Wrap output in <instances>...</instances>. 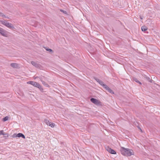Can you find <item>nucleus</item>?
<instances>
[{
  "mask_svg": "<svg viewBox=\"0 0 160 160\" xmlns=\"http://www.w3.org/2000/svg\"><path fill=\"white\" fill-rule=\"evenodd\" d=\"M107 91L109 92H110L112 94L114 93V92H113V91L111 89H110L109 88L108 89V90H107Z\"/></svg>",
  "mask_w": 160,
  "mask_h": 160,
  "instance_id": "16",
  "label": "nucleus"
},
{
  "mask_svg": "<svg viewBox=\"0 0 160 160\" xmlns=\"http://www.w3.org/2000/svg\"><path fill=\"white\" fill-rule=\"evenodd\" d=\"M8 116H6L5 118H3L2 119V121L3 122H5L8 120Z\"/></svg>",
  "mask_w": 160,
  "mask_h": 160,
  "instance_id": "15",
  "label": "nucleus"
},
{
  "mask_svg": "<svg viewBox=\"0 0 160 160\" xmlns=\"http://www.w3.org/2000/svg\"><path fill=\"white\" fill-rule=\"evenodd\" d=\"M49 126L52 128H53L55 126V124L52 122H51L50 124H49Z\"/></svg>",
  "mask_w": 160,
  "mask_h": 160,
  "instance_id": "21",
  "label": "nucleus"
},
{
  "mask_svg": "<svg viewBox=\"0 0 160 160\" xmlns=\"http://www.w3.org/2000/svg\"><path fill=\"white\" fill-rule=\"evenodd\" d=\"M140 17L141 19H143V18L142 16H140Z\"/></svg>",
  "mask_w": 160,
  "mask_h": 160,
  "instance_id": "27",
  "label": "nucleus"
},
{
  "mask_svg": "<svg viewBox=\"0 0 160 160\" xmlns=\"http://www.w3.org/2000/svg\"><path fill=\"white\" fill-rule=\"evenodd\" d=\"M120 152L122 155L126 156H130L133 155L134 153L132 150L123 147L121 148Z\"/></svg>",
  "mask_w": 160,
  "mask_h": 160,
  "instance_id": "1",
  "label": "nucleus"
},
{
  "mask_svg": "<svg viewBox=\"0 0 160 160\" xmlns=\"http://www.w3.org/2000/svg\"><path fill=\"white\" fill-rule=\"evenodd\" d=\"M99 84H100L103 87V85H105V84H104V83L102 81H101L100 80L99 82Z\"/></svg>",
  "mask_w": 160,
  "mask_h": 160,
  "instance_id": "20",
  "label": "nucleus"
},
{
  "mask_svg": "<svg viewBox=\"0 0 160 160\" xmlns=\"http://www.w3.org/2000/svg\"><path fill=\"white\" fill-rule=\"evenodd\" d=\"M52 122H49V123L47 124L48 125H49V124H50Z\"/></svg>",
  "mask_w": 160,
  "mask_h": 160,
  "instance_id": "26",
  "label": "nucleus"
},
{
  "mask_svg": "<svg viewBox=\"0 0 160 160\" xmlns=\"http://www.w3.org/2000/svg\"><path fill=\"white\" fill-rule=\"evenodd\" d=\"M90 101L96 105H101L100 101L95 98H92L90 99Z\"/></svg>",
  "mask_w": 160,
  "mask_h": 160,
  "instance_id": "4",
  "label": "nucleus"
},
{
  "mask_svg": "<svg viewBox=\"0 0 160 160\" xmlns=\"http://www.w3.org/2000/svg\"><path fill=\"white\" fill-rule=\"evenodd\" d=\"M49 121L47 119H45L44 121V122L47 125L49 123Z\"/></svg>",
  "mask_w": 160,
  "mask_h": 160,
  "instance_id": "18",
  "label": "nucleus"
},
{
  "mask_svg": "<svg viewBox=\"0 0 160 160\" xmlns=\"http://www.w3.org/2000/svg\"><path fill=\"white\" fill-rule=\"evenodd\" d=\"M27 83L28 84H30V81H28V82H27Z\"/></svg>",
  "mask_w": 160,
  "mask_h": 160,
  "instance_id": "28",
  "label": "nucleus"
},
{
  "mask_svg": "<svg viewBox=\"0 0 160 160\" xmlns=\"http://www.w3.org/2000/svg\"><path fill=\"white\" fill-rule=\"evenodd\" d=\"M148 28L145 26H143L142 27L141 30L142 31H145L147 30Z\"/></svg>",
  "mask_w": 160,
  "mask_h": 160,
  "instance_id": "11",
  "label": "nucleus"
},
{
  "mask_svg": "<svg viewBox=\"0 0 160 160\" xmlns=\"http://www.w3.org/2000/svg\"><path fill=\"white\" fill-rule=\"evenodd\" d=\"M107 150L109 153L112 154H116V152L114 150L112 149L111 148L108 147L106 148Z\"/></svg>",
  "mask_w": 160,
  "mask_h": 160,
  "instance_id": "7",
  "label": "nucleus"
},
{
  "mask_svg": "<svg viewBox=\"0 0 160 160\" xmlns=\"http://www.w3.org/2000/svg\"><path fill=\"white\" fill-rule=\"evenodd\" d=\"M0 22L2 24L8 28H11L12 29L14 28V27L11 23L8 22L6 21H0Z\"/></svg>",
  "mask_w": 160,
  "mask_h": 160,
  "instance_id": "2",
  "label": "nucleus"
},
{
  "mask_svg": "<svg viewBox=\"0 0 160 160\" xmlns=\"http://www.w3.org/2000/svg\"><path fill=\"white\" fill-rule=\"evenodd\" d=\"M31 63L32 65L37 68H40L42 67L41 65L39 64L37 62L32 61L31 62Z\"/></svg>",
  "mask_w": 160,
  "mask_h": 160,
  "instance_id": "6",
  "label": "nucleus"
},
{
  "mask_svg": "<svg viewBox=\"0 0 160 160\" xmlns=\"http://www.w3.org/2000/svg\"><path fill=\"white\" fill-rule=\"evenodd\" d=\"M10 66L13 68H17L18 67V65L16 63H11Z\"/></svg>",
  "mask_w": 160,
  "mask_h": 160,
  "instance_id": "12",
  "label": "nucleus"
},
{
  "mask_svg": "<svg viewBox=\"0 0 160 160\" xmlns=\"http://www.w3.org/2000/svg\"><path fill=\"white\" fill-rule=\"evenodd\" d=\"M17 137H22L23 138H25L24 135L22 133H18V134H17Z\"/></svg>",
  "mask_w": 160,
  "mask_h": 160,
  "instance_id": "10",
  "label": "nucleus"
},
{
  "mask_svg": "<svg viewBox=\"0 0 160 160\" xmlns=\"http://www.w3.org/2000/svg\"><path fill=\"white\" fill-rule=\"evenodd\" d=\"M0 33L3 36L7 37L8 36L7 32L0 27Z\"/></svg>",
  "mask_w": 160,
  "mask_h": 160,
  "instance_id": "5",
  "label": "nucleus"
},
{
  "mask_svg": "<svg viewBox=\"0 0 160 160\" xmlns=\"http://www.w3.org/2000/svg\"><path fill=\"white\" fill-rule=\"evenodd\" d=\"M94 78L98 83L100 81V80H99V79L97 78Z\"/></svg>",
  "mask_w": 160,
  "mask_h": 160,
  "instance_id": "24",
  "label": "nucleus"
},
{
  "mask_svg": "<svg viewBox=\"0 0 160 160\" xmlns=\"http://www.w3.org/2000/svg\"><path fill=\"white\" fill-rule=\"evenodd\" d=\"M63 13H67L66 11H65L63 10H60Z\"/></svg>",
  "mask_w": 160,
  "mask_h": 160,
  "instance_id": "25",
  "label": "nucleus"
},
{
  "mask_svg": "<svg viewBox=\"0 0 160 160\" xmlns=\"http://www.w3.org/2000/svg\"><path fill=\"white\" fill-rule=\"evenodd\" d=\"M45 49L46 51L49 52H51V53H52V52H53V50L51 49L48 48L47 47H45Z\"/></svg>",
  "mask_w": 160,
  "mask_h": 160,
  "instance_id": "13",
  "label": "nucleus"
},
{
  "mask_svg": "<svg viewBox=\"0 0 160 160\" xmlns=\"http://www.w3.org/2000/svg\"><path fill=\"white\" fill-rule=\"evenodd\" d=\"M12 137L13 138H15L17 137V134L15 133L12 136Z\"/></svg>",
  "mask_w": 160,
  "mask_h": 160,
  "instance_id": "22",
  "label": "nucleus"
},
{
  "mask_svg": "<svg viewBox=\"0 0 160 160\" xmlns=\"http://www.w3.org/2000/svg\"><path fill=\"white\" fill-rule=\"evenodd\" d=\"M31 85L38 88L41 91H42L43 90L42 86L38 82L33 81H31Z\"/></svg>",
  "mask_w": 160,
  "mask_h": 160,
  "instance_id": "3",
  "label": "nucleus"
},
{
  "mask_svg": "<svg viewBox=\"0 0 160 160\" xmlns=\"http://www.w3.org/2000/svg\"><path fill=\"white\" fill-rule=\"evenodd\" d=\"M42 77L40 78V80L42 82V83L46 87H49V86L45 82L42 80Z\"/></svg>",
  "mask_w": 160,
  "mask_h": 160,
  "instance_id": "8",
  "label": "nucleus"
},
{
  "mask_svg": "<svg viewBox=\"0 0 160 160\" xmlns=\"http://www.w3.org/2000/svg\"><path fill=\"white\" fill-rule=\"evenodd\" d=\"M0 16L7 18L4 15L3 13L0 12Z\"/></svg>",
  "mask_w": 160,
  "mask_h": 160,
  "instance_id": "19",
  "label": "nucleus"
},
{
  "mask_svg": "<svg viewBox=\"0 0 160 160\" xmlns=\"http://www.w3.org/2000/svg\"><path fill=\"white\" fill-rule=\"evenodd\" d=\"M0 134L3 135H7V137L8 136V133H4L3 130L0 131Z\"/></svg>",
  "mask_w": 160,
  "mask_h": 160,
  "instance_id": "14",
  "label": "nucleus"
},
{
  "mask_svg": "<svg viewBox=\"0 0 160 160\" xmlns=\"http://www.w3.org/2000/svg\"><path fill=\"white\" fill-rule=\"evenodd\" d=\"M5 136H7V135H5Z\"/></svg>",
  "mask_w": 160,
  "mask_h": 160,
  "instance_id": "30",
  "label": "nucleus"
},
{
  "mask_svg": "<svg viewBox=\"0 0 160 160\" xmlns=\"http://www.w3.org/2000/svg\"><path fill=\"white\" fill-rule=\"evenodd\" d=\"M140 130H141V131H142V129H141V128H140Z\"/></svg>",
  "mask_w": 160,
  "mask_h": 160,
  "instance_id": "29",
  "label": "nucleus"
},
{
  "mask_svg": "<svg viewBox=\"0 0 160 160\" xmlns=\"http://www.w3.org/2000/svg\"><path fill=\"white\" fill-rule=\"evenodd\" d=\"M103 87L104 88H105L106 90H108V89L109 88V87L107 86L106 84L103 85Z\"/></svg>",
  "mask_w": 160,
  "mask_h": 160,
  "instance_id": "17",
  "label": "nucleus"
},
{
  "mask_svg": "<svg viewBox=\"0 0 160 160\" xmlns=\"http://www.w3.org/2000/svg\"><path fill=\"white\" fill-rule=\"evenodd\" d=\"M146 79L148 80L149 82H152V80H151L150 78L148 77H147L146 78Z\"/></svg>",
  "mask_w": 160,
  "mask_h": 160,
  "instance_id": "23",
  "label": "nucleus"
},
{
  "mask_svg": "<svg viewBox=\"0 0 160 160\" xmlns=\"http://www.w3.org/2000/svg\"><path fill=\"white\" fill-rule=\"evenodd\" d=\"M132 80L133 81H135V82L139 83L140 85L142 84V83L139 81L138 79L135 77H132Z\"/></svg>",
  "mask_w": 160,
  "mask_h": 160,
  "instance_id": "9",
  "label": "nucleus"
}]
</instances>
